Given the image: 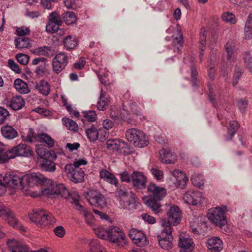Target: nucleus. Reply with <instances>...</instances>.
Returning <instances> with one entry per match:
<instances>
[{
	"label": "nucleus",
	"mask_w": 252,
	"mask_h": 252,
	"mask_svg": "<svg viewBox=\"0 0 252 252\" xmlns=\"http://www.w3.org/2000/svg\"><path fill=\"white\" fill-rule=\"evenodd\" d=\"M225 49L226 52V60L223 59L221 66L222 74L224 76L231 70L232 66L238 58L236 44L233 41H228L225 46Z\"/></svg>",
	"instance_id": "1"
},
{
	"label": "nucleus",
	"mask_w": 252,
	"mask_h": 252,
	"mask_svg": "<svg viewBox=\"0 0 252 252\" xmlns=\"http://www.w3.org/2000/svg\"><path fill=\"white\" fill-rule=\"evenodd\" d=\"M166 214L167 219H163L160 220V225L163 227H172L171 225L176 226L180 223L182 212L178 206L173 204L166 205Z\"/></svg>",
	"instance_id": "2"
},
{
	"label": "nucleus",
	"mask_w": 252,
	"mask_h": 252,
	"mask_svg": "<svg viewBox=\"0 0 252 252\" xmlns=\"http://www.w3.org/2000/svg\"><path fill=\"white\" fill-rule=\"evenodd\" d=\"M127 140L138 148L144 147L148 145V140L144 133L135 128L128 129L126 132Z\"/></svg>",
	"instance_id": "3"
},
{
	"label": "nucleus",
	"mask_w": 252,
	"mask_h": 252,
	"mask_svg": "<svg viewBox=\"0 0 252 252\" xmlns=\"http://www.w3.org/2000/svg\"><path fill=\"white\" fill-rule=\"evenodd\" d=\"M207 217L210 222L217 226L222 227L227 223L225 211L220 207L209 209L208 211Z\"/></svg>",
	"instance_id": "4"
},
{
	"label": "nucleus",
	"mask_w": 252,
	"mask_h": 252,
	"mask_svg": "<svg viewBox=\"0 0 252 252\" xmlns=\"http://www.w3.org/2000/svg\"><path fill=\"white\" fill-rule=\"evenodd\" d=\"M160 247L164 250H170L173 247V236L172 227L164 228L157 235Z\"/></svg>",
	"instance_id": "5"
},
{
	"label": "nucleus",
	"mask_w": 252,
	"mask_h": 252,
	"mask_svg": "<svg viewBox=\"0 0 252 252\" xmlns=\"http://www.w3.org/2000/svg\"><path fill=\"white\" fill-rule=\"evenodd\" d=\"M3 182L2 183L4 185L11 188L22 189H24L25 184V180H24V176L17 175L14 173H6L3 179ZM6 189H5V191Z\"/></svg>",
	"instance_id": "6"
},
{
	"label": "nucleus",
	"mask_w": 252,
	"mask_h": 252,
	"mask_svg": "<svg viewBox=\"0 0 252 252\" xmlns=\"http://www.w3.org/2000/svg\"><path fill=\"white\" fill-rule=\"evenodd\" d=\"M48 184L49 186L43 190L44 194L48 196L60 195L64 198L69 196V191L63 184H57L51 180H48Z\"/></svg>",
	"instance_id": "7"
},
{
	"label": "nucleus",
	"mask_w": 252,
	"mask_h": 252,
	"mask_svg": "<svg viewBox=\"0 0 252 252\" xmlns=\"http://www.w3.org/2000/svg\"><path fill=\"white\" fill-rule=\"evenodd\" d=\"M107 240L119 247L124 246L127 243L126 237L124 232L120 228L114 226L109 227Z\"/></svg>",
	"instance_id": "8"
},
{
	"label": "nucleus",
	"mask_w": 252,
	"mask_h": 252,
	"mask_svg": "<svg viewBox=\"0 0 252 252\" xmlns=\"http://www.w3.org/2000/svg\"><path fill=\"white\" fill-rule=\"evenodd\" d=\"M184 201L189 205L199 206L206 202V198L199 191L193 190L187 191L183 196Z\"/></svg>",
	"instance_id": "9"
},
{
	"label": "nucleus",
	"mask_w": 252,
	"mask_h": 252,
	"mask_svg": "<svg viewBox=\"0 0 252 252\" xmlns=\"http://www.w3.org/2000/svg\"><path fill=\"white\" fill-rule=\"evenodd\" d=\"M84 195L91 205L100 208L106 205L104 196L96 190L91 189L85 192Z\"/></svg>",
	"instance_id": "10"
},
{
	"label": "nucleus",
	"mask_w": 252,
	"mask_h": 252,
	"mask_svg": "<svg viewBox=\"0 0 252 252\" xmlns=\"http://www.w3.org/2000/svg\"><path fill=\"white\" fill-rule=\"evenodd\" d=\"M65 171L70 180L74 183L81 182L84 180L85 173L80 168H75L71 164H66Z\"/></svg>",
	"instance_id": "11"
},
{
	"label": "nucleus",
	"mask_w": 252,
	"mask_h": 252,
	"mask_svg": "<svg viewBox=\"0 0 252 252\" xmlns=\"http://www.w3.org/2000/svg\"><path fill=\"white\" fill-rule=\"evenodd\" d=\"M68 62L67 55L64 52H60L56 55L52 61L53 71L57 74L60 73L64 69Z\"/></svg>",
	"instance_id": "12"
},
{
	"label": "nucleus",
	"mask_w": 252,
	"mask_h": 252,
	"mask_svg": "<svg viewBox=\"0 0 252 252\" xmlns=\"http://www.w3.org/2000/svg\"><path fill=\"white\" fill-rule=\"evenodd\" d=\"M103 131V129L99 128L97 126L92 125L86 129V134L90 141H95L98 138L99 135H100V138L103 140L108 137V133L104 131L102 134L101 132Z\"/></svg>",
	"instance_id": "13"
},
{
	"label": "nucleus",
	"mask_w": 252,
	"mask_h": 252,
	"mask_svg": "<svg viewBox=\"0 0 252 252\" xmlns=\"http://www.w3.org/2000/svg\"><path fill=\"white\" fill-rule=\"evenodd\" d=\"M178 246L181 249L180 252H192L194 250V242L188 234L182 233L179 236Z\"/></svg>",
	"instance_id": "14"
},
{
	"label": "nucleus",
	"mask_w": 252,
	"mask_h": 252,
	"mask_svg": "<svg viewBox=\"0 0 252 252\" xmlns=\"http://www.w3.org/2000/svg\"><path fill=\"white\" fill-rule=\"evenodd\" d=\"M129 236L132 242L138 247H144L148 243L145 235L142 231L136 229H131L129 231Z\"/></svg>",
	"instance_id": "15"
},
{
	"label": "nucleus",
	"mask_w": 252,
	"mask_h": 252,
	"mask_svg": "<svg viewBox=\"0 0 252 252\" xmlns=\"http://www.w3.org/2000/svg\"><path fill=\"white\" fill-rule=\"evenodd\" d=\"M13 158L16 157H30L32 155V151L30 147L25 144H19L10 150Z\"/></svg>",
	"instance_id": "16"
},
{
	"label": "nucleus",
	"mask_w": 252,
	"mask_h": 252,
	"mask_svg": "<svg viewBox=\"0 0 252 252\" xmlns=\"http://www.w3.org/2000/svg\"><path fill=\"white\" fill-rule=\"evenodd\" d=\"M131 181L133 187L141 189L145 188L147 180L142 172L134 171L131 174Z\"/></svg>",
	"instance_id": "17"
},
{
	"label": "nucleus",
	"mask_w": 252,
	"mask_h": 252,
	"mask_svg": "<svg viewBox=\"0 0 252 252\" xmlns=\"http://www.w3.org/2000/svg\"><path fill=\"white\" fill-rule=\"evenodd\" d=\"M147 190L150 198L154 199H161L166 194V189L164 188L158 187L152 183L148 186Z\"/></svg>",
	"instance_id": "18"
},
{
	"label": "nucleus",
	"mask_w": 252,
	"mask_h": 252,
	"mask_svg": "<svg viewBox=\"0 0 252 252\" xmlns=\"http://www.w3.org/2000/svg\"><path fill=\"white\" fill-rule=\"evenodd\" d=\"M138 198L133 193L122 200H119V204L121 209L131 210L136 208Z\"/></svg>",
	"instance_id": "19"
},
{
	"label": "nucleus",
	"mask_w": 252,
	"mask_h": 252,
	"mask_svg": "<svg viewBox=\"0 0 252 252\" xmlns=\"http://www.w3.org/2000/svg\"><path fill=\"white\" fill-rule=\"evenodd\" d=\"M172 175L175 178L174 179H171L175 187L183 189L186 186L188 179L184 173L175 169L172 172Z\"/></svg>",
	"instance_id": "20"
},
{
	"label": "nucleus",
	"mask_w": 252,
	"mask_h": 252,
	"mask_svg": "<svg viewBox=\"0 0 252 252\" xmlns=\"http://www.w3.org/2000/svg\"><path fill=\"white\" fill-rule=\"evenodd\" d=\"M107 148L110 151L123 153V150L126 148V143L120 139H110L107 140Z\"/></svg>",
	"instance_id": "21"
},
{
	"label": "nucleus",
	"mask_w": 252,
	"mask_h": 252,
	"mask_svg": "<svg viewBox=\"0 0 252 252\" xmlns=\"http://www.w3.org/2000/svg\"><path fill=\"white\" fill-rule=\"evenodd\" d=\"M7 248L11 252H28L29 248L14 238L8 239L6 241Z\"/></svg>",
	"instance_id": "22"
},
{
	"label": "nucleus",
	"mask_w": 252,
	"mask_h": 252,
	"mask_svg": "<svg viewBox=\"0 0 252 252\" xmlns=\"http://www.w3.org/2000/svg\"><path fill=\"white\" fill-rule=\"evenodd\" d=\"M206 246L211 252H220L223 249V243L220 238L213 237L207 240Z\"/></svg>",
	"instance_id": "23"
},
{
	"label": "nucleus",
	"mask_w": 252,
	"mask_h": 252,
	"mask_svg": "<svg viewBox=\"0 0 252 252\" xmlns=\"http://www.w3.org/2000/svg\"><path fill=\"white\" fill-rule=\"evenodd\" d=\"M44 177L39 173H32L30 175H24V180L29 187H32L44 181Z\"/></svg>",
	"instance_id": "24"
},
{
	"label": "nucleus",
	"mask_w": 252,
	"mask_h": 252,
	"mask_svg": "<svg viewBox=\"0 0 252 252\" xmlns=\"http://www.w3.org/2000/svg\"><path fill=\"white\" fill-rule=\"evenodd\" d=\"M2 136L7 140H12L18 136L17 131L11 125H5L0 129Z\"/></svg>",
	"instance_id": "25"
},
{
	"label": "nucleus",
	"mask_w": 252,
	"mask_h": 252,
	"mask_svg": "<svg viewBox=\"0 0 252 252\" xmlns=\"http://www.w3.org/2000/svg\"><path fill=\"white\" fill-rule=\"evenodd\" d=\"M32 54L36 56H43L50 58L54 55V51L51 47L43 46L33 49L31 51Z\"/></svg>",
	"instance_id": "26"
},
{
	"label": "nucleus",
	"mask_w": 252,
	"mask_h": 252,
	"mask_svg": "<svg viewBox=\"0 0 252 252\" xmlns=\"http://www.w3.org/2000/svg\"><path fill=\"white\" fill-rule=\"evenodd\" d=\"M161 161L165 164H173L176 160V156L168 149H163L160 151Z\"/></svg>",
	"instance_id": "27"
},
{
	"label": "nucleus",
	"mask_w": 252,
	"mask_h": 252,
	"mask_svg": "<svg viewBox=\"0 0 252 252\" xmlns=\"http://www.w3.org/2000/svg\"><path fill=\"white\" fill-rule=\"evenodd\" d=\"M145 204L150 208L155 214L159 213L161 209V205L158 201L159 199L150 198L148 196H144L142 198Z\"/></svg>",
	"instance_id": "28"
},
{
	"label": "nucleus",
	"mask_w": 252,
	"mask_h": 252,
	"mask_svg": "<svg viewBox=\"0 0 252 252\" xmlns=\"http://www.w3.org/2000/svg\"><path fill=\"white\" fill-rule=\"evenodd\" d=\"M56 222V219L52 214L44 210L41 211V218L39 225L46 226L53 224Z\"/></svg>",
	"instance_id": "29"
},
{
	"label": "nucleus",
	"mask_w": 252,
	"mask_h": 252,
	"mask_svg": "<svg viewBox=\"0 0 252 252\" xmlns=\"http://www.w3.org/2000/svg\"><path fill=\"white\" fill-rule=\"evenodd\" d=\"M42 159L40 163V166L43 170L46 171L53 172L56 169L55 163L54 160L56 158V155L54 153V156Z\"/></svg>",
	"instance_id": "30"
},
{
	"label": "nucleus",
	"mask_w": 252,
	"mask_h": 252,
	"mask_svg": "<svg viewBox=\"0 0 252 252\" xmlns=\"http://www.w3.org/2000/svg\"><path fill=\"white\" fill-rule=\"evenodd\" d=\"M100 177L105 181L110 184L117 187L118 185V180L117 178L111 173L106 169H102L99 172Z\"/></svg>",
	"instance_id": "31"
},
{
	"label": "nucleus",
	"mask_w": 252,
	"mask_h": 252,
	"mask_svg": "<svg viewBox=\"0 0 252 252\" xmlns=\"http://www.w3.org/2000/svg\"><path fill=\"white\" fill-rule=\"evenodd\" d=\"M110 102V101L109 96L105 92H103L102 89H101V93L97 104V109L100 111H104L106 110Z\"/></svg>",
	"instance_id": "32"
},
{
	"label": "nucleus",
	"mask_w": 252,
	"mask_h": 252,
	"mask_svg": "<svg viewBox=\"0 0 252 252\" xmlns=\"http://www.w3.org/2000/svg\"><path fill=\"white\" fill-rule=\"evenodd\" d=\"M25 104V101L23 97L16 95L11 99L9 106L13 110L17 111L22 109Z\"/></svg>",
	"instance_id": "33"
},
{
	"label": "nucleus",
	"mask_w": 252,
	"mask_h": 252,
	"mask_svg": "<svg viewBox=\"0 0 252 252\" xmlns=\"http://www.w3.org/2000/svg\"><path fill=\"white\" fill-rule=\"evenodd\" d=\"M15 45L16 48L22 50L30 48L32 46V40L27 37H19L15 38Z\"/></svg>",
	"instance_id": "34"
},
{
	"label": "nucleus",
	"mask_w": 252,
	"mask_h": 252,
	"mask_svg": "<svg viewBox=\"0 0 252 252\" xmlns=\"http://www.w3.org/2000/svg\"><path fill=\"white\" fill-rule=\"evenodd\" d=\"M14 87L20 94H27L30 92V89L27 83L20 79H17L14 81Z\"/></svg>",
	"instance_id": "35"
},
{
	"label": "nucleus",
	"mask_w": 252,
	"mask_h": 252,
	"mask_svg": "<svg viewBox=\"0 0 252 252\" xmlns=\"http://www.w3.org/2000/svg\"><path fill=\"white\" fill-rule=\"evenodd\" d=\"M3 214V215L1 216L0 218L7 220L8 221V223L12 225L15 226L17 224V220L15 218L14 214L13 212L8 208H6Z\"/></svg>",
	"instance_id": "36"
},
{
	"label": "nucleus",
	"mask_w": 252,
	"mask_h": 252,
	"mask_svg": "<svg viewBox=\"0 0 252 252\" xmlns=\"http://www.w3.org/2000/svg\"><path fill=\"white\" fill-rule=\"evenodd\" d=\"M4 150L3 144L0 142V163H5L9 159L13 158L10 150Z\"/></svg>",
	"instance_id": "37"
},
{
	"label": "nucleus",
	"mask_w": 252,
	"mask_h": 252,
	"mask_svg": "<svg viewBox=\"0 0 252 252\" xmlns=\"http://www.w3.org/2000/svg\"><path fill=\"white\" fill-rule=\"evenodd\" d=\"M36 89L40 93L44 95H48L50 92V86L49 83L44 80H41L36 86Z\"/></svg>",
	"instance_id": "38"
},
{
	"label": "nucleus",
	"mask_w": 252,
	"mask_h": 252,
	"mask_svg": "<svg viewBox=\"0 0 252 252\" xmlns=\"http://www.w3.org/2000/svg\"><path fill=\"white\" fill-rule=\"evenodd\" d=\"M90 252H107L97 239H92L89 243Z\"/></svg>",
	"instance_id": "39"
},
{
	"label": "nucleus",
	"mask_w": 252,
	"mask_h": 252,
	"mask_svg": "<svg viewBox=\"0 0 252 252\" xmlns=\"http://www.w3.org/2000/svg\"><path fill=\"white\" fill-rule=\"evenodd\" d=\"M39 142H44L49 147H52L54 145L53 139L48 134L45 133H41L37 135V140Z\"/></svg>",
	"instance_id": "40"
},
{
	"label": "nucleus",
	"mask_w": 252,
	"mask_h": 252,
	"mask_svg": "<svg viewBox=\"0 0 252 252\" xmlns=\"http://www.w3.org/2000/svg\"><path fill=\"white\" fill-rule=\"evenodd\" d=\"M191 181L194 186L201 188L204 185V179L202 175L199 173H194L192 175Z\"/></svg>",
	"instance_id": "41"
},
{
	"label": "nucleus",
	"mask_w": 252,
	"mask_h": 252,
	"mask_svg": "<svg viewBox=\"0 0 252 252\" xmlns=\"http://www.w3.org/2000/svg\"><path fill=\"white\" fill-rule=\"evenodd\" d=\"M70 198L72 200L71 202L74 204L75 208L77 210L79 211L82 209L83 207L79 203L80 196L77 192L74 191L70 193L69 192V196L66 198Z\"/></svg>",
	"instance_id": "42"
},
{
	"label": "nucleus",
	"mask_w": 252,
	"mask_h": 252,
	"mask_svg": "<svg viewBox=\"0 0 252 252\" xmlns=\"http://www.w3.org/2000/svg\"><path fill=\"white\" fill-rule=\"evenodd\" d=\"M95 234L100 238L107 240L109 236V227L105 229L102 226H99L96 228H93Z\"/></svg>",
	"instance_id": "43"
},
{
	"label": "nucleus",
	"mask_w": 252,
	"mask_h": 252,
	"mask_svg": "<svg viewBox=\"0 0 252 252\" xmlns=\"http://www.w3.org/2000/svg\"><path fill=\"white\" fill-rule=\"evenodd\" d=\"M63 44L66 49H72L75 48L77 42L76 39L71 35L66 36L63 40Z\"/></svg>",
	"instance_id": "44"
},
{
	"label": "nucleus",
	"mask_w": 252,
	"mask_h": 252,
	"mask_svg": "<svg viewBox=\"0 0 252 252\" xmlns=\"http://www.w3.org/2000/svg\"><path fill=\"white\" fill-rule=\"evenodd\" d=\"M79 211L80 214L84 216L86 222L90 225H92L94 221L93 215L84 207Z\"/></svg>",
	"instance_id": "45"
},
{
	"label": "nucleus",
	"mask_w": 252,
	"mask_h": 252,
	"mask_svg": "<svg viewBox=\"0 0 252 252\" xmlns=\"http://www.w3.org/2000/svg\"><path fill=\"white\" fill-rule=\"evenodd\" d=\"M133 193L132 192L128 191L125 188H122L121 187L117 189L116 191V196L118 197L119 201L124 199L128 197L130 194Z\"/></svg>",
	"instance_id": "46"
},
{
	"label": "nucleus",
	"mask_w": 252,
	"mask_h": 252,
	"mask_svg": "<svg viewBox=\"0 0 252 252\" xmlns=\"http://www.w3.org/2000/svg\"><path fill=\"white\" fill-rule=\"evenodd\" d=\"M41 211H43V210H41L39 211H33L29 214L30 220L37 225H39L40 220L41 218Z\"/></svg>",
	"instance_id": "47"
},
{
	"label": "nucleus",
	"mask_w": 252,
	"mask_h": 252,
	"mask_svg": "<svg viewBox=\"0 0 252 252\" xmlns=\"http://www.w3.org/2000/svg\"><path fill=\"white\" fill-rule=\"evenodd\" d=\"M36 153L38 156L43 159L48 158L52 157L54 156V152L51 150L45 151L43 149L39 148L37 149Z\"/></svg>",
	"instance_id": "48"
},
{
	"label": "nucleus",
	"mask_w": 252,
	"mask_h": 252,
	"mask_svg": "<svg viewBox=\"0 0 252 252\" xmlns=\"http://www.w3.org/2000/svg\"><path fill=\"white\" fill-rule=\"evenodd\" d=\"M239 128V125L237 121H233L230 122L229 126L228 128V132L230 134L229 139H231L233 136L235 134Z\"/></svg>",
	"instance_id": "49"
},
{
	"label": "nucleus",
	"mask_w": 252,
	"mask_h": 252,
	"mask_svg": "<svg viewBox=\"0 0 252 252\" xmlns=\"http://www.w3.org/2000/svg\"><path fill=\"white\" fill-rule=\"evenodd\" d=\"M222 20L223 21L230 23L231 24H235L236 22L235 16L231 12L223 13L221 16Z\"/></svg>",
	"instance_id": "50"
},
{
	"label": "nucleus",
	"mask_w": 252,
	"mask_h": 252,
	"mask_svg": "<svg viewBox=\"0 0 252 252\" xmlns=\"http://www.w3.org/2000/svg\"><path fill=\"white\" fill-rule=\"evenodd\" d=\"M243 56V59L246 67L252 74V57L248 52H245Z\"/></svg>",
	"instance_id": "51"
},
{
	"label": "nucleus",
	"mask_w": 252,
	"mask_h": 252,
	"mask_svg": "<svg viewBox=\"0 0 252 252\" xmlns=\"http://www.w3.org/2000/svg\"><path fill=\"white\" fill-rule=\"evenodd\" d=\"M62 121L68 129L75 130L77 128V124L72 120L67 118H63Z\"/></svg>",
	"instance_id": "52"
},
{
	"label": "nucleus",
	"mask_w": 252,
	"mask_h": 252,
	"mask_svg": "<svg viewBox=\"0 0 252 252\" xmlns=\"http://www.w3.org/2000/svg\"><path fill=\"white\" fill-rule=\"evenodd\" d=\"M248 103V101L247 99H240L237 100V106L241 113L243 114L246 113Z\"/></svg>",
	"instance_id": "53"
},
{
	"label": "nucleus",
	"mask_w": 252,
	"mask_h": 252,
	"mask_svg": "<svg viewBox=\"0 0 252 252\" xmlns=\"http://www.w3.org/2000/svg\"><path fill=\"white\" fill-rule=\"evenodd\" d=\"M61 24L48 22L46 27V30L47 32L51 33L56 32L59 30V27L61 26Z\"/></svg>",
	"instance_id": "54"
},
{
	"label": "nucleus",
	"mask_w": 252,
	"mask_h": 252,
	"mask_svg": "<svg viewBox=\"0 0 252 252\" xmlns=\"http://www.w3.org/2000/svg\"><path fill=\"white\" fill-rule=\"evenodd\" d=\"M150 171L152 175L157 181H160L163 178L164 174L162 170L157 168H152Z\"/></svg>",
	"instance_id": "55"
},
{
	"label": "nucleus",
	"mask_w": 252,
	"mask_h": 252,
	"mask_svg": "<svg viewBox=\"0 0 252 252\" xmlns=\"http://www.w3.org/2000/svg\"><path fill=\"white\" fill-rule=\"evenodd\" d=\"M242 74V72L241 69L236 66L234 69V73L233 77V81L232 84L234 86H236L238 83L239 80H240Z\"/></svg>",
	"instance_id": "56"
},
{
	"label": "nucleus",
	"mask_w": 252,
	"mask_h": 252,
	"mask_svg": "<svg viewBox=\"0 0 252 252\" xmlns=\"http://www.w3.org/2000/svg\"><path fill=\"white\" fill-rule=\"evenodd\" d=\"M25 140L29 142H32L37 140V135L35 134L33 129L29 128Z\"/></svg>",
	"instance_id": "57"
},
{
	"label": "nucleus",
	"mask_w": 252,
	"mask_h": 252,
	"mask_svg": "<svg viewBox=\"0 0 252 252\" xmlns=\"http://www.w3.org/2000/svg\"><path fill=\"white\" fill-rule=\"evenodd\" d=\"M48 22L62 24L60 15L56 12H53L49 15Z\"/></svg>",
	"instance_id": "58"
},
{
	"label": "nucleus",
	"mask_w": 252,
	"mask_h": 252,
	"mask_svg": "<svg viewBox=\"0 0 252 252\" xmlns=\"http://www.w3.org/2000/svg\"><path fill=\"white\" fill-rule=\"evenodd\" d=\"M16 58L18 62L23 65L27 64L29 59V56L28 55L22 53L18 54L16 56Z\"/></svg>",
	"instance_id": "59"
},
{
	"label": "nucleus",
	"mask_w": 252,
	"mask_h": 252,
	"mask_svg": "<svg viewBox=\"0 0 252 252\" xmlns=\"http://www.w3.org/2000/svg\"><path fill=\"white\" fill-rule=\"evenodd\" d=\"M9 115L8 110L0 106V125L3 124Z\"/></svg>",
	"instance_id": "60"
},
{
	"label": "nucleus",
	"mask_w": 252,
	"mask_h": 252,
	"mask_svg": "<svg viewBox=\"0 0 252 252\" xmlns=\"http://www.w3.org/2000/svg\"><path fill=\"white\" fill-rule=\"evenodd\" d=\"M16 33L18 35L23 36L28 34L30 32V30L29 28L25 26L17 27L16 30Z\"/></svg>",
	"instance_id": "61"
},
{
	"label": "nucleus",
	"mask_w": 252,
	"mask_h": 252,
	"mask_svg": "<svg viewBox=\"0 0 252 252\" xmlns=\"http://www.w3.org/2000/svg\"><path fill=\"white\" fill-rule=\"evenodd\" d=\"M65 18L68 24L74 23L77 20V17L75 13L72 11L67 12L65 13Z\"/></svg>",
	"instance_id": "62"
},
{
	"label": "nucleus",
	"mask_w": 252,
	"mask_h": 252,
	"mask_svg": "<svg viewBox=\"0 0 252 252\" xmlns=\"http://www.w3.org/2000/svg\"><path fill=\"white\" fill-rule=\"evenodd\" d=\"M8 66L10 68L17 73H21V69H20L18 65L15 63V62L11 59L8 61Z\"/></svg>",
	"instance_id": "63"
},
{
	"label": "nucleus",
	"mask_w": 252,
	"mask_h": 252,
	"mask_svg": "<svg viewBox=\"0 0 252 252\" xmlns=\"http://www.w3.org/2000/svg\"><path fill=\"white\" fill-rule=\"evenodd\" d=\"M121 180L122 182L129 183L131 181V175H130L128 172L126 170L121 172L119 174Z\"/></svg>",
	"instance_id": "64"
}]
</instances>
